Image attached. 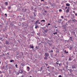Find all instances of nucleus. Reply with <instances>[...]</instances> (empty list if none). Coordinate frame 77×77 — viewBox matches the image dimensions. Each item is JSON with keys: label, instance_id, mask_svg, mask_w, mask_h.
Instances as JSON below:
<instances>
[{"label": "nucleus", "instance_id": "nucleus-58", "mask_svg": "<svg viewBox=\"0 0 77 77\" xmlns=\"http://www.w3.org/2000/svg\"><path fill=\"white\" fill-rule=\"evenodd\" d=\"M44 12H45V13H47V11H46V10L44 11Z\"/></svg>", "mask_w": 77, "mask_h": 77}, {"label": "nucleus", "instance_id": "nucleus-46", "mask_svg": "<svg viewBox=\"0 0 77 77\" xmlns=\"http://www.w3.org/2000/svg\"><path fill=\"white\" fill-rule=\"evenodd\" d=\"M46 66H48V64L46 63H45Z\"/></svg>", "mask_w": 77, "mask_h": 77}, {"label": "nucleus", "instance_id": "nucleus-15", "mask_svg": "<svg viewBox=\"0 0 77 77\" xmlns=\"http://www.w3.org/2000/svg\"><path fill=\"white\" fill-rule=\"evenodd\" d=\"M47 43H48V44H49V45L50 46H51V45H52V43L50 42V43H49L48 42H47Z\"/></svg>", "mask_w": 77, "mask_h": 77}, {"label": "nucleus", "instance_id": "nucleus-59", "mask_svg": "<svg viewBox=\"0 0 77 77\" xmlns=\"http://www.w3.org/2000/svg\"><path fill=\"white\" fill-rule=\"evenodd\" d=\"M36 48H37V49H38V46H36Z\"/></svg>", "mask_w": 77, "mask_h": 77}, {"label": "nucleus", "instance_id": "nucleus-54", "mask_svg": "<svg viewBox=\"0 0 77 77\" xmlns=\"http://www.w3.org/2000/svg\"><path fill=\"white\" fill-rule=\"evenodd\" d=\"M57 23H61V22H60L59 21H58Z\"/></svg>", "mask_w": 77, "mask_h": 77}, {"label": "nucleus", "instance_id": "nucleus-61", "mask_svg": "<svg viewBox=\"0 0 77 77\" xmlns=\"http://www.w3.org/2000/svg\"><path fill=\"white\" fill-rule=\"evenodd\" d=\"M41 70H42V67L41 68Z\"/></svg>", "mask_w": 77, "mask_h": 77}, {"label": "nucleus", "instance_id": "nucleus-13", "mask_svg": "<svg viewBox=\"0 0 77 77\" xmlns=\"http://www.w3.org/2000/svg\"><path fill=\"white\" fill-rule=\"evenodd\" d=\"M23 71L22 70H19V73L22 74V73H23Z\"/></svg>", "mask_w": 77, "mask_h": 77}, {"label": "nucleus", "instance_id": "nucleus-33", "mask_svg": "<svg viewBox=\"0 0 77 77\" xmlns=\"http://www.w3.org/2000/svg\"><path fill=\"white\" fill-rule=\"evenodd\" d=\"M71 27H72L73 28H74V25H71Z\"/></svg>", "mask_w": 77, "mask_h": 77}, {"label": "nucleus", "instance_id": "nucleus-10", "mask_svg": "<svg viewBox=\"0 0 77 77\" xmlns=\"http://www.w3.org/2000/svg\"><path fill=\"white\" fill-rule=\"evenodd\" d=\"M74 18H75V16L74 14H72V15L71 19H74Z\"/></svg>", "mask_w": 77, "mask_h": 77}, {"label": "nucleus", "instance_id": "nucleus-31", "mask_svg": "<svg viewBox=\"0 0 77 77\" xmlns=\"http://www.w3.org/2000/svg\"><path fill=\"white\" fill-rule=\"evenodd\" d=\"M66 27H65V29H64L63 31L64 32H66Z\"/></svg>", "mask_w": 77, "mask_h": 77}, {"label": "nucleus", "instance_id": "nucleus-63", "mask_svg": "<svg viewBox=\"0 0 77 77\" xmlns=\"http://www.w3.org/2000/svg\"><path fill=\"white\" fill-rule=\"evenodd\" d=\"M34 11H35V12H37V11L35 10H34Z\"/></svg>", "mask_w": 77, "mask_h": 77}, {"label": "nucleus", "instance_id": "nucleus-24", "mask_svg": "<svg viewBox=\"0 0 77 77\" xmlns=\"http://www.w3.org/2000/svg\"><path fill=\"white\" fill-rule=\"evenodd\" d=\"M29 46L31 48H34L33 46H31V45H30Z\"/></svg>", "mask_w": 77, "mask_h": 77}, {"label": "nucleus", "instance_id": "nucleus-32", "mask_svg": "<svg viewBox=\"0 0 77 77\" xmlns=\"http://www.w3.org/2000/svg\"><path fill=\"white\" fill-rule=\"evenodd\" d=\"M10 62H14V60H11L10 61Z\"/></svg>", "mask_w": 77, "mask_h": 77}, {"label": "nucleus", "instance_id": "nucleus-56", "mask_svg": "<svg viewBox=\"0 0 77 77\" xmlns=\"http://www.w3.org/2000/svg\"><path fill=\"white\" fill-rule=\"evenodd\" d=\"M56 64H57V65H59V63H57V62H56Z\"/></svg>", "mask_w": 77, "mask_h": 77}, {"label": "nucleus", "instance_id": "nucleus-49", "mask_svg": "<svg viewBox=\"0 0 77 77\" xmlns=\"http://www.w3.org/2000/svg\"><path fill=\"white\" fill-rule=\"evenodd\" d=\"M48 26H50V25H51L50 23H48Z\"/></svg>", "mask_w": 77, "mask_h": 77}, {"label": "nucleus", "instance_id": "nucleus-40", "mask_svg": "<svg viewBox=\"0 0 77 77\" xmlns=\"http://www.w3.org/2000/svg\"><path fill=\"white\" fill-rule=\"evenodd\" d=\"M48 75L49 76H51V73H49L48 74Z\"/></svg>", "mask_w": 77, "mask_h": 77}, {"label": "nucleus", "instance_id": "nucleus-5", "mask_svg": "<svg viewBox=\"0 0 77 77\" xmlns=\"http://www.w3.org/2000/svg\"><path fill=\"white\" fill-rule=\"evenodd\" d=\"M39 19H38L36 20V24H41V22H39Z\"/></svg>", "mask_w": 77, "mask_h": 77}, {"label": "nucleus", "instance_id": "nucleus-53", "mask_svg": "<svg viewBox=\"0 0 77 77\" xmlns=\"http://www.w3.org/2000/svg\"><path fill=\"white\" fill-rule=\"evenodd\" d=\"M61 18H62L63 19V16H61Z\"/></svg>", "mask_w": 77, "mask_h": 77}, {"label": "nucleus", "instance_id": "nucleus-51", "mask_svg": "<svg viewBox=\"0 0 77 77\" xmlns=\"http://www.w3.org/2000/svg\"><path fill=\"white\" fill-rule=\"evenodd\" d=\"M5 15L6 17H7V14H5Z\"/></svg>", "mask_w": 77, "mask_h": 77}, {"label": "nucleus", "instance_id": "nucleus-34", "mask_svg": "<svg viewBox=\"0 0 77 77\" xmlns=\"http://www.w3.org/2000/svg\"><path fill=\"white\" fill-rule=\"evenodd\" d=\"M72 47H71L70 48H69L70 50H72Z\"/></svg>", "mask_w": 77, "mask_h": 77}, {"label": "nucleus", "instance_id": "nucleus-3", "mask_svg": "<svg viewBox=\"0 0 77 77\" xmlns=\"http://www.w3.org/2000/svg\"><path fill=\"white\" fill-rule=\"evenodd\" d=\"M72 69H75L76 68V65L74 64L72 66Z\"/></svg>", "mask_w": 77, "mask_h": 77}, {"label": "nucleus", "instance_id": "nucleus-22", "mask_svg": "<svg viewBox=\"0 0 77 77\" xmlns=\"http://www.w3.org/2000/svg\"><path fill=\"white\" fill-rule=\"evenodd\" d=\"M44 22V23H45V20H42L41 21V22Z\"/></svg>", "mask_w": 77, "mask_h": 77}, {"label": "nucleus", "instance_id": "nucleus-28", "mask_svg": "<svg viewBox=\"0 0 77 77\" xmlns=\"http://www.w3.org/2000/svg\"><path fill=\"white\" fill-rule=\"evenodd\" d=\"M64 52L65 53H66V54H68V51L66 52V50L64 51Z\"/></svg>", "mask_w": 77, "mask_h": 77}, {"label": "nucleus", "instance_id": "nucleus-1", "mask_svg": "<svg viewBox=\"0 0 77 77\" xmlns=\"http://www.w3.org/2000/svg\"><path fill=\"white\" fill-rule=\"evenodd\" d=\"M45 57L44 58L45 60H47L48 59V57L49 56V54L45 53Z\"/></svg>", "mask_w": 77, "mask_h": 77}, {"label": "nucleus", "instance_id": "nucleus-6", "mask_svg": "<svg viewBox=\"0 0 77 77\" xmlns=\"http://www.w3.org/2000/svg\"><path fill=\"white\" fill-rule=\"evenodd\" d=\"M5 44L6 45H9V44H10V43L8 40H6L5 42Z\"/></svg>", "mask_w": 77, "mask_h": 77}, {"label": "nucleus", "instance_id": "nucleus-35", "mask_svg": "<svg viewBox=\"0 0 77 77\" xmlns=\"http://www.w3.org/2000/svg\"><path fill=\"white\" fill-rule=\"evenodd\" d=\"M54 67H51V70H54Z\"/></svg>", "mask_w": 77, "mask_h": 77}, {"label": "nucleus", "instance_id": "nucleus-2", "mask_svg": "<svg viewBox=\"0 0 77 77\" xmlns=\"http://www.w3.org/2000/svg\"><path fill=\"white\" fill-rule=\"evenodd\" d=\"M22 24L23 26H25L26 27H27L28 26L27 25V24H26L25 22H23L22 23Z\"/></svg>", "mask_w": 77, "mask_h": 77}, {"label": "nucleus", "instance_id": "nucleus-38", "mask_svg": "<svg viewBox=\"0 0 77 77\" xmlns=\"http://www.w3.org/2000/svg\"><path fill=\"white\" fill-rule=\"evenodd\" d=\"M41 24H42V26H44V25H45V24L44 23H42H42H41Z\"/></svg>", "mask_w": 77, "mask_h": 77}, {"label": "nucleus", "instance_id": "nucleus-52", "mask_svg": "<svg viewBox=\"0 0 77 77\" xmlns=\"http://www.w3.org/2000/svg\"><path fill=\"white\" fill-rule=\"evenodd\" d=\"M46 8L47 9H48V7H46Z\"/></svg>", "mask_w": 77, "mask_h": 77}, {"label": "nucleus", "instance_id": "nucleus-21", "mask_svg": "<svg viewBox=\"0 0 77 77\" xmlns=\"http://www.w3.org/2000/svg\"><path fill=\"white\" fill-rule=\"evenodd\" d=\"M35 29H37V28H39V26L38 25H35Z\"/></svg>", "mask_w": 77, "mask_h": 77}, {"label": "nucleus", "instance_id": "nucleus-7", "mask_svg": "<svg viewBox=\"0 0 77 77\" xmlns=\"http://www.w3.org/2000/svg\"><path fill=\"white\" fill-rule=\"evenodd\" d=\"M55 50H56V53H59V49H58V48H55Z\"/></svg>", "mask_w": 77, "mask_h": 77}, {"label": "nucleus", "instance_id": "nucleus-42", "mask_svg": "<svg viewBox=\"0 0 77 77\" xmlns=\"http://www.w3.org/2000/svg\"><path fill=\"white\" fill-rule=\"evenodd\" d=\"M20 53L21 54L22 56H23V52H21Z\"/></svg>", "mask_w": 77, "mask_h": 77}, {"label": "nucleus", "instance_id": "nucleus-41", "mask_svg": "<svg viewBox=\"0 0 77 77\" xmlns=\"http://www.w3.org/2000/svg\"><path fill=\"white\" fill-rule=\"evenodd\" d=\"M34 33L35 32L34 31L31 32V33H32V34H34Z\"/></svg>", "mask_w": 77, "mask_h": 77}, {"label": "nucleus", "instance_id": "nucleus-45", "mask_svg": "<svg viewBox=\"0 0 77 77\" xmlns=\"http://www.w3.org/2000/svg\"><path fill=\"white\" fill-rule=\"evenodd\" d=\"M58 77H62V75H60L58 76Z\"/></svg>", "mask_w": 77, "mask_h": 77}, {"label": "nucleus", "instance_id": "nucleus-55", "mask_svg": "<svg viewBox=\"0 0 77 77\" xmlns=\"http://www.w3.org/2000/svg\"><path fill=\"white\" fill-rule=\"evenodd\" d=\"M61 41H64V39H61Z\"/></svg>", "mask_w": 77, "mask_h": 77}, {"label": "nucleus", "instance_id": "nucleus-23", "mask_svg": "<svg viewBox=\"0 0 77 77\" xmlns=\"http://www.w3.org/2000/svg\"><path fill=\"white\" fill-rule=\"evenodd\" d=\"M72 38L71 37H70L69 38V39H70V40H71V42H72Z\"/></svg>", "mask_w": 77, "mask_h": 77}, {"label": "nucleus", "instance_id": "nucleus-37", "mask_svg": "<svg viewBox=\"0 0 77 77\" xmlns=\"http://www.w3.org/2000/svg\"><path fill=\"white\" fill-rule=\"evenodd\" d=\"M1 68L2 69H4V68H5V66H3V67H1Z\"/></svg>", "mask_w": 77, "mask_h": 77}, {"label": "nucleus", "instance_id": "nucleus-48", "mask_svg": "<svg viewBox=\"0 0 77 77\" xmlns=\"http://www.w3.org/2000/svg\"><path fill=\"white\" fill-rule=\"evenodd\" d=\"M15 66H16V68H18V67H17V66H18V65H17V64H16L15 65Z\"/></svg>", "mask_w": 77, "mask_h": 77}, {"label": "nucleus", "instance_id": "nucleus-60", "mask_svg": "<svg viewBox=\"0 0 77 77\" xmlns=\"http://www.w3.org/2000/svg\"><path fill=\"white\" fill-rule=\"evenodd\" d=\"M75 53L74 52H73V54L75 55Z\"/></svg>", "mask_w": 77, "mask_h": 77}, {"label": "nucleus", "instance_id": "nucleus-47", "mask_svg": "<svg viewBox=\"0 0 77 77\" xmlns=\"http://www.w3.org/2000/svg\"><path fill=\"white\" fill-rule=\"evenodd\" d=\"M2 9H5V8H4V7H2Z\"/></svg>", "mask_w": 77, "mask_h": 77}, {"label": "nucleus", "instance_id": "nucleus-19", "mask_svg": "<svg viewBox=\"0 0 77 77\" xmlns=\"http://www.w3.org/2000/svg\"><path fill=\"white\" fill-rule=\"evenodd\" d=\"M27 70L28 69V71H29V70H30V67L29 66H28L27 68Z\"/></svg>", "mask_w": 77, "mask_h": 77}, {"label": "nucleus", "instance_id": "nucleus-17", "mask_svg": "<svg viewBox=\"0 0 77 77\" xmlns=\"http://www.w3.org/2000/svg\"><path fill=\"white\" fill-rule=\"evenodd\" d=\"M47 32H48V30H47V29L44 30V32H45V33H47Z\"/></svg>", "mask_w": 77, "mask_h": 77}, {"label": "nucleus", "instance_id": "nucleus-14", "mask_svg": "<svg viewBox=\"0 0 77 77\" xmlns=\"http://www.w3.org/2000/svg\"><path fill=\"white\" fill-rule=\"evenodd\" d=\"M72 21L74 23H75V22H77V20H75V19H74V20H72Z\"/></svg>", "mask_w": 77, "mask_h": 77}, {"label": "nucleus", "instance_id": "nucleus-9", "mask_svg": "<svg viewBox=\"0 0 77 77\" xmlns=\"http://www.w3.org/2000/svg\"><path fill=\"white\" fill-rule=\"evenodd\" d=\"M33 14H34V17H36V12H34Z\"/></svg>", "mask_w": 77, "mask_h": 77}, {"label": "nucleus", "instance_id": "nucleus-64", "mask_svg": "<svg viewBox=\"0 0 77 77\" xmlns=\"http://www.w3.org/2000/svg\"><path fill=\"white\" fill-rule=\"evenodd\" d=\"M48 42H51V41H50L49 40H48Z\"/></svg>", "mask_w": 77, "mask_h": 77}, {"label": "nucleus", "instance_id": "nucleus-36", "mask_svg": "<svg viewBox=\"0 0 77 77\" xmlns=\"http://www.w3.org/2000/svg\"><path fill=\"white\" fill-rule=\"evenodd\" d=\"M71 20H68V22H67V23H69L71 22Z\"/></svg>", "mask_w": 77, "mask_h": 77}, {"label": "nucleus", "instance_id": "nucleus-12", "mask_svg": "<svg viewBox=\"0 0 77 77\" xmlns=\"http://www.w3.org/2000/svg\"><path fill=\"white\" fill-rule=\"evenodd\" d=\"M21 66H25V63H21Z\"/></svg>", "mask_w": 77, "mask_h": 77}, {"label": "nucleus", "instance_id": "nucleus-11", "mask_svg": "<svg viewBox=\"0 0 77 77\" xmlns=\"http://www.w3.org/2000/svg\"><path fill=\"white\" fill-rule=\"evenodd\" d=\"M68 70H69L70 71V73H71L72 72H73V70L72 69H68Z\"/></svg>", "mask_w": 77, "mask_h": 77}, {"label": "nucleus", "instance_id": "nucleus-8", "mask_svg": "<svg viewBox=\"0 0 77 77\" xmlns=\"http://www.w3.org/2000/svg\"><path fill=\"white\" fill-rule=\"evenodd\" d=\"M69 7H68V8H67V10L66 11V13H67L68 12H69Z\"/></svg>", "mask_w": 77, "mask_h": 77}, {"label": "nucleus", "instance_id": "nucleus-57", "mask_svg": "<svg viewBox=\"0 0 77 77\" xmlns=\"http://www.w3.org/2000/svg\"><path fill=\"white\" fill-rule=\"evenodd\" d=\"M75 16H77V13H75Z\"/></svg>", "mask_w": 77, "mask_h": 77}, {"label": "nucleus", "instance_id": "nucleus-18", "mask_svg": "<svg viewBox=\"0 0 77 77\" xmlns=\"http://www.w3.org/2000/svg\"><path fill=\"white\" fill-rule=\"evenodd\" d=\"M70 76H72V77H74V75L72 73L70 74Z\"/></svg>", "mask_w": 77, "mask_h": 77}, {"label": "nucleus", "instance_id": "nucleus-25", "mask_svg": "<svg viewBox=\"0 0 77 77\" xmlns=\"http://www.w3.org/2000/svg\"><path fill=\"white\" fill-rule=\"evenodd\" d=\"M66 5L67 6H70V4H69L67 3V4H66Z\"/></svg>", "mask_w": 77, "mask_h": 77}, {"label": "nucleus", "instance_id": "nucleus-20", "mask_svg": "<svg viewBox=\"0 0 77 77\" xmlns=\"http://www.w3.org/2000/svg\"><path fill=\"white\" fill-rule=\"evenodd\" d=\"M49 52L50 53H53V50H51V51H49Z\"/></svg>", "mask_w": 77, "mask_h": 77}, {"label": "nucleus", "instance_id": "nucleus-62", "mask_svg": "<svg viewBox=\"0 0 77 77\" xmlns=\"http://www.w3.org/2000/svg\"><path fill=\"white\" fill-rule=\"evenodd\" d=\"M23 20H25V18H23Z\"/></svg>", "mask_w": 77, "mask_h": 77}, {"label": "nucleus", "instance_id": "nucleus-26", "mask_svg": "<svg viewBox=\"0 0 77 77\" xmlns=\"http://www.w3.org/2000/svg\"><path fill=\"white\" fill-rule=\"evenodd\" d=\"M27 11V9H25L24 10H23V12H26Z\"/></svg>", "mask_w": 77, "mask_h": 77}, {"label": "nucleus", "instance_id": "nucleus-44", "mask_svg": "<svg viewBox=\"0 0 77 77\" xmlns=\"http://www.w3.org/2000/svg\"><path fill=\"white\" fill-rule=\"evenodd\" d=\"M57 32H55L53 34H54V35H56V34H57Z\"/></svg>", "mask_w": 77, "mask_h": 77}, {"label": "nucleus", "instance_id": "nucleus-50", "mask_svg": "<svg viewBox=\"0 0 77 77\" xmlns=\"http://www.w3.org/2000/svg\"><path fill=\"white\" fill-rule=\"evenodd\" d=\"M59 21H60V22H61V21H62V20L60 19L59 20Z\"/></svg>", "mask_w": 77, "mask_h": 77}, {"label": "nucleus", "instance_id": "nucleus-16", "mask_svg": "<svg viewBox=\"0 0 77 77\" xmlns=\"http://www.w3.org/2000/svg\"><path fill=\"white\" fill-rule=\"evenodd\" d=\"M50 55L51 57H53V56H54V54H53V53H51Z\"/></svg>", "mask_w": 77, "mask_h": 77}, {"label": "nucleus", "instance_id": "nucleus-30", "mask_svg": "<svg viewBox=\"0 0 77 77\" xmlns=\"http://www.w3.org/2000/svg\"><path fill=\"white\" fill-rule=\"evenodd\" d=\"M65 67L67 69H68V66L67 65H65Z\"/></svg>", "mask_w": 77, "mask_h": 77}, {"label": "nucleus", "instance_id": "nucleus-4", "mask_svg": "<svg viewBox=\"0 0 77 77\" xmlns=\"http://www.w3.org/2000/svg\"><path fill=\"white\" fill-rule=\"evenodd\" d=\"M68 61H71V60H72V57L71 56L69 57V59L68 60Z\"/></svg>", "mask_w": 77, "mask_h": 77}, {"label": "nucleus", "instance_id": "nucleus-27", "mask_svg": "<svg viewBox=\"0 0 77 77\" xmlns=\"http://www.w3.org/2000/svg\"><path fill=\"white\" fill-rule=\"evenodd\" d=\"M5 5L7 6V5H8V2H6L5 3Z\"/></svg>", "mask_w": 77, "mask_h": 77}, {"label": "nucleus", "instance_id": "nucleus-43", "mask_svg": "<svg viewBox=\"0 0 77 77\" xmlns=\"http://www.w3.org/2000/svg\"><path fill=\"white\" fill-rule=\"evenodd\" d=\"M62 9H60L59 10V12H62Z\"/></svg>", "mask_w": 77, "mask_h": 77}, {"label": "nucleus", "instance_id": "nucleus-39", "mask_svg": "<svg viewBox=\"0 0 77 77\" xmlns=\"http://www.w3.org/2000/svg\"><path fill=\"white\" fill-rule=\"evenodd\" d=\"M11 26L12 27V26H14V24H12V23H11Z\"/></svg>", "mask_w": 77, "mask_h": 77}, {"label": "nucleus", "instance_id": "nucleus-29", "mask_svg": "<svg viewBox=\"0 0 77 77\" xmlns=\"http://www.w3.org/2000/svg\"><path fill=\"white\" fill-rule=\"evenodd\" d=\"M8 8L9 10H10V9H11V6H10L9 7H8Z\"/></svg>", "mask_w": 77, "mask_h": 77}]
</instances>
